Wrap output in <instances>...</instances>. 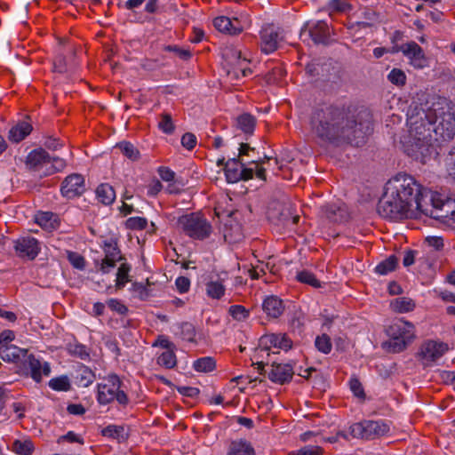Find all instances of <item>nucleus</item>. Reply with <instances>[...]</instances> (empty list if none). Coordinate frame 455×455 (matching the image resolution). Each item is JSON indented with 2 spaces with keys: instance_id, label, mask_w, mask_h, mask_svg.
I'll use <instances>...</instances> for the list:
<instances>
[{
  "instance_id": "1",
  "label": "nucleus",
  "mask_w": 455,
  "mask_h": 455,
  "mask_svg": "<svg viewBox=\"0 0 455 455\" xmlns=\"http://www.w3.org/2000/svg\"><path fill=\"white\" fill-rule=\"evenodd\" d=\"M431 190L423 188L406 173H398L386 184L378 204L379 213L387 219L416 218L422 213L427 200H433Z\"/></svg>"
},
{
  "instance_id": "2",
  "label": "nucleus",
  "mask_w": 455,
  "mask_h": 455,
  "mask_svg": "<svg viewBox=\"0 0 455 455\" xmlns=\"http://www.w3.org/2000/svg\"><path fill=\"white\" fill-rule=\"evenodd\" d=\"M358 117L359 122L344 108L328 106L314 113L312 130L324 142L359 145L371 132V123L370 115L365 111L359 113Z\"/></svg>"
},
{
  "instance_id": "3",
  "label": "nucleus",
  "mask_w": 455,
  "mask_h": 455,
  "mask_svg": "<svg viewBox=\"0 0 455 455\" xmlns=\"http://www.w3.org/2000/svg\"><path fill=\"white\" fill-rule=\"evenodd\" d=\"M435 119V108L416 105L411 106L407 113L409 130L403 141V150L409 156L423 164L435 154L432 129Z\"/></svg>"
},
{
  "instance_id": "4",
  "label": "nucleus",
  "mask_w": 455,
  "mask_h": 455,
  "mask_svg": "<svg viewBox=\"0 0 455 455\" xmlns=\"http://www.w3.org/2000/svg\"><path fill=\"white\" fill-rule=\"evenodd\" d=\"M388 340L383 343V348L390 353H401L412 343L415 335V326L403 319H397L387 329Z\"/></svg>"
},
{
  "instance_id": "5",
  "label": "nucleus",
  "mask_w": 455,
  "mask_h": 455,
  "mask_svg": "<svg viewBox=\"0 0 455 455\" xmlns=\"http://www.w3.org/2000/svg\"><path fill=\"white\" fill-rule=\"evenodd\" d=\"M123 381L116 374H109L103 378L102 382L97 385V401L100 405H107L116 402L125 407L130 400L127 394L122 389Z\"/></svg>"
},
{
  "instance_id": "6",
  "label": "nucleus",
  "mask_w": 455,
  "mask_h": 455,
  "mask_svg": "<svg viewBox=\"0 0 455 455\" xmlns=\"http://www.w3.org/2000/svg\"><path fill=\"white\" fill-rule=\"evenodd\" d=\"M433 129L434 150L444 142L451 140L455 135V116L451 111H436Z\"/></svg>"
},
{
  "instance_id": "7",
  "label": "nucleus",
  "mask_w": 455,
  "mask_h": 455,
  "mask_svg": "<svg viewBox=\"0 0 455 455\" xmlns=\"http://www.w3.org/2000/svg\"><path fill=\"white\" fill-rule=\"evenodd\" d=\"M178 225L187 235L194 239L204 240L212 233L209 221L198 213L180 217Z\"/></svg>"
},
{
  "instance_id": "8",
  "label": "nucleus",
  "mask_w": 455,
  "mask_h": 455,
  "mask_svg": "<svg viewBox=\"0 0 455 455\" xmlns=\"http://www.w3.org/2000/svg\"><path fill=\"white\" fill-rule=\"evenodd\" d=\"M433 200H427V204L422 212L423 214L433 219L440 220L447 224L455 211V201L451 199L443 200L441 195L431 191Z\"/></svg>"
},
{
  "instance_id": "9",
  "label": "nucleus",
  "mask_w": 455,
  "mask_h": 455,
  "mask_svg": "<svg viewBox=\"0 0 455 455\" xmlns=\"http://www.w3.org/2000/svg\"><path fill=\"white\" fill-rule=\"evenodd\" d=\"M389 429L384 420H363L350 426L349 432L355 438L374 439L386 435Z\"/></svg>"
},
{
  "instance_id": "10",
  "label": "nucleus",
  "mask_w": 455,
  "mask_h": 455,
  "mask_svg": "<svg viewBox=\"0 0 455 455\" xmlns=\"http://www.w3.org/2000/svg\"><path fill=\"white\" fill-rule=\"evenodd\" d=\"M14 338L15 334L11 330H5L0 333V357L5 362L21 365L28 352L27 349L10 344Z\"/></svg>"
},
{
  "instance_id": "11",
  "label": "nucleus",
  "mask_w": 455,
  "mask_h": 455,
  "mask_svg": "<svg viewBox=\"0 0 455 455\" xmlns=\"http://www.w3.org/2000/svg\"><path fill=\"white\" fill-rule=\"evenodd\" d=\"M21 371L25 376L30 377L35 382L40 383L43 376L51 374V366L47 362H42L34 355L28 354L22 361Z\"/></svg>"
},
{
  "instance_id": "12",
  "label": "nucleus",
  "mask_w": 455,
  "mask_h": 455,
  "mask_svg": "<svg viewBox=\"0 0 455 455\" xmlns=\"http://www.w3.org/2000/svg\"><path fill=\"white\" fill-rule=\"evenodd\" d=\"M223 57L226 59L228 69V74L234 75L235 77L239 78V74L242 77H245L251 74V69L248 68V60L242 57L241 51L235 48H227L223 52Z\"/></svg>"
},
{
  "instance_id": "13",
  "label": "nucleus",
  "mask_w": 455,
  "mask_h": 455,
  "mask_svg": "<svg viewBox=\"0 0 455 455\" xmlns=\"http://www.w3.org/2000/svg\"><path fill=\"white\" fill-rule=\"evenodd\" d=\"M448 350L447 343L429 339L421 344L419 357L425 365H429L440 359Z\"/></svg>"
},
{
  "instance_id": "14",
  "label": "nucleus",
  "mask_w": 455,
  "mask_h": 455,
  "mask_svg": "<svg viewBox=\"0 0 455 455\" xmlns=\"http://www.w3.org/2000/svg\"><path fill=\"white\" fill-rule=\"evenodd\" d=\"M85 191L84 179L81 174L73 173L64 179L61 183L60 193L68 199L80 196Z\"/></svg>"
},
{
  "instance_id": "15",
  "label": "nucleus",
  "mask_w": 455,
  "mask_h": 455,
  "mask_svg": "<svg viewBox=\"0 0 455 455\" xmlns=\"http://www.w3.org/2000/svg\"><path fill=\"white\" fill-rule=\"evenodd\" d=\"M14 250L18 257L34 259L40 251L38 241L31 236H23L14 241Z\"/></svg>"
},
{
  "instance_id": "16",
  "label": "nucleus",
  "mask_w": 455,
  "mask_h": 455,
  "mask_svg": "<svg viewBox=\"0 0 455 455\" xmlns=\"http://www.w3.org/2000/svg\"><path fill=\"white\" fill-rule=\"evenodd\" d=\"M395 52H402L416 68H423L427 65V60L425 57L422 48L413 41L403 44Z\"/></svg>"
},
{
  "instance_id": "17",
  "label": "nucleus",
  "mask_w": 455,
  "mask_h": 455,
  "mask_svg": "<svg viewBox=\"0 0 455 455\" xmlns=\"http://www.w3.org/2000/svg\"><path fill=\"white\" fill-rule=\"evenodd\" d=\"M51 164V156L43 148L32 150L27 156L26 166L34 172L44 174L46 167Z\"/></svg>"
},
{
  "instance_id": "18",
  "label": "nucleus",
  "mask_w": 455,
  "mask_h": 455,
  "mask_svg": "<svg viewBox=\"0 0 455 455\" xmlns=\"http://www.w3.org/2000/svg\"><path fill=\"white\" fill-rule=\"evenodd\" d=\"M293 374V368L291 364L273 363L267 376L268 379L273 382L284 384L291 381Z\"/></svg>"
},
{
  "instance_id": "19",
  "label": "nucleus",
  "mask_w": 455,
  "mask_h": 455,
  "mask_svg": "<svg viewBox=\"0 0 455 455\" xmlns=\"http://www.w3.org/2000/svg\"><path fill=\"white\" fill-rule=\"evenodd\" d=\"M261 49L265 53H271L277 49L280 40L277 29L268 25L262 28L261 32Z\"/></svg>"
},
{
  "instance_id": "20",
  "label": "nucleus",
  "mask_w": 455,
  "mask_h": 455,
  "mask_svg": "<svg viewBox=\"0 0 455 455\" xmlns=\"http://www.w3.org/2000/svg\"><path fill=\"white\" fill-rule=\"evenodd\" d=\"M308 27L307 35L315 44H324L329 36V27L323 20L316 21L313 26L309 27L307 23L302 28L300 36L306 34V28Z\"/></svg>"
},
{
  "instance_id": "21",
  "label": "nucleus",
  "mask_w": 455,
  "mask_h": 455,
  "mask_svg": "<svg viewBox=\"0 0 455 455\" xmlns=\"http://www.w3.org/2000/svg\"><path fill=\"white\" fill-rule=\"evenodd\" d=\"M213 25L220 32L229 35H237L243 30V26L238 19L231 20L226 16L215 18Z\"/></svg>"
},
{
  "instance_id": "22",
  "label": "nucleus",
  "mask_w": 455,
  "mask_h": 455,
  "mask_svg": "<svg viewBox=\"0 0 455 455\" xmlns=\"http://www.w3.org/2000/svg\"><path fill=\"white\" fill-rule=\"evenodd\" d=\"M244 164H245L237 157L228 159L226 162L224 172L228 183H236L241 180V169Z\"/></svg>"
},
{
  "instance_id": "23",
  "label": "nucleus",
  "mask_w": 455,
  "mask_h": 455,
  "mask_svg": "<svg viewBox=\"0 0 455 455\" xmlns=\"http://www.w3.org/2000/svg\"><path fill=\"white\" fill-rule=\"evenodd\" d=\"M72 376L75 384L82 387H89L95 379L94 372L84 364H78Z\"/></svg>"
},
{
  "instance_id": "24",
  "label": "nucleus",
  "mask_w": 455,
  "mask_h": 455,
  "mask_svg": "<svg viewBox=\"0 0 455 455\" xmlns=\"http://www.w3.org/2000/svg\"><path fill=\"white\" fill-rule=\"evenodd\" d=\"M262 308L267 316L278 318L283 313L284 306L278 297L268 296L264 299Z\"/></svg>"
},
{
  "instance_id": "25",
  "label": "nucleus",
  "mask_w": 455,
  "mask_h": 455,
  "mask_svg": "<svg viewBox=\"0 0 455 455\" xmlns=\"http://www.w3.org/2000/svg\"><path fill=\"white\" fill-rule=\"evenodd\" d=\"M33 130L32 124L28 121L19 122L9 130L8 139L14 143L23 140Z\"/></svg>"
},
{
  "instance_id": "26",
  "label": "nucleus",
  "mask_w": 455,
  "mask_h": 455,
  "mask_svg": "<svg viewBox=\"0 0 455 455\" xmlns=\"http://www.w3.org/2000/svg\"><path fill=\"white\" fill-rule=\"evenodd\" d=\"M235 125L243 133L251 135L256 126V118L249 113H243L235 118Z\"/></svg>"
},
{
  "instance_id": "27",
  "label": "nucleus",
  "mask_w": 455,
  "mask_h": 455,
  "mask_svg": "<svg viewBox=\"0 0 455 455\" xmlns=\"http://www.w3.org/2000/svg\"><path fill=\"white\" fill-rule=\"evenodd\" d=\"M323 212L326 218L333 222H340L347 219V210L345 206L329 204L323 207Z\"/></svg>"
},
{
  "instance_id": "28",
  "label": "nucleus",
  "mask_w": 455,
  "mask_h": 455,
  "mask_svg": "<svg viewBox=\"0 0 455 455\" xmlns=\"http://www.w3.org/2000/svg\"><path fill=\"white\" fill-rule=\"evenodd\" d=\"M97 199L105 205L111 204L116 199V192L112 186L103 183L96 188Z\"/></svg>"
},
{
  "instance_id": "29",
  "label": "nucleus",
  "mask_w": 455,
  "mask_h": 455,
  "mask_svg": "<svg viewBox=\"0 0 455 455\" xmlns=\"http://www.w3.org/2000/svg\"><path fill=\"white\" fill-rule=\"evenodd\" d=\"M228 455H255L254 449L245 440L232 442Z\"/></svg>"
},
{
  "instance_id": "30",
  "label": "nucleus",
  "mask_w": 455,
  "mask_h": 455,
  "mask_svg": "<svg viewBox=\"0 0 455 455\" xmlns=\"http://www.w3.org/2000/svg\"><path fill=\"white\" fill-rule=\"evenodd\" d=\"M390 307L396 313H407L415 307V302L407 297H399L390 302Z\"/></svg>"
},
{
  "instance_id": "31",
  "label": "nucleus",
  "mask_w": 455,
  "mask_h": 455,
  "mask_svg": "<svg viewBox=\"0 0 455 455\" xmlns=\"http://www.w3.org/2000/svg\"><path fill=\"white\" fill-rule=\"evenodd\" d=\"M267 341L275 347L288 350L292 346L291 339L285 333H275L267 337Z\"/></svg>"
},
{
  "instance_id": "32",
  "label": "nucleus",
  "mask_w": 455,
  "mask_h": 455,
  "mask_svg": "<svg viewBox=\"0 0 455 455\" xmlns=\"http://www.w3.org/2000/svg\"><path fill=\"white\" fill-rule=\"evenodd\" d=\"M225 286L223 285L222 282L219 280L209 281L205 284V291L207 296L214 299H221L225 294Z\"/></svg>"
},
{
  "instance_id": "33",
  "label": "nucleus",
  "mask_w": 455,
  "mask_h": 455,
  "mask_svg": "<svg viewBox=\"0 0 455 455\" xmlns=\"http://www.w3.org/2000/svg\"><path fill=\"white\" fill-rule=\"evenodd\" d=\"M398 264V259L395 255L389 256L385 260L379 263L375 267V272L379 275H387L394 271Z\"/></svg>"
},
{
  "instance_id": "34",
  "label": "nucleus",
  "mask_w": 455,
  "mask_h": 455,
  "mask_svg": "<svg viewBox=\"0 0 455 455\" xmlns=\"http://www.w3.org/2000/svg\"><path fill=\"white\" fill-rule=\"evenodd\" d=\"M12 451L18 455H30L34 451V444L30 440H15L12 444Z\"/></svg>"
},
{
  "instance_id": "35",
  "label": "nucleus",
  "mask_w": 455,
  "mask_h": 455,
  "mask_svg": "<svg viewBox=\"0 0 455 455\" xmlns=\"http://www.w3.org/2000/svg\"><path fill=\"white\" fill-rule=\"evenodd\" d=\"M131 270V267L127 263H122L118 267L116 273V287L118 290L123 289L125 284L130 282L129 272Z\"/></svg>"
},
{
  "instance_id": "36",
  "label": "nucleus",
  "mask_w": 455,
  "mask_h": 455,
  "mask_svg": "<svg viewBox=\"0 0 455 455\" xmlns=\"http://www.w3.org/2000/svg\"><path fill=\"white\" fill-rule=\"evenodd\" d=\"M67 350L69 355L77 356L83 360L89 357L88 348L84 345L80 344L76 341L68 343L67 346Z\"/></svg>"
},
{
  "instance_id": "37",
  "label": "nucleus",
  "mask_w": 455,
  "mask_h": 455,
  "mask_svg": "<svg viewBox=\"0 0 455 455\" xmlns=\"http://www.w3.org/2000/svg\"><path fill=\"white\" fill-rule=\"evenodd\" d=\"M216 363L212 357H202L194 362L193 367L196 371L209 372L215 369Z\"/></svg>"
},
{
  "instance_id": "38",
  "label": "nucleus",
  "mask_w": 455,
  "mask_h": 455,
  "mask_svg": "<svg viewBox=\"0 0 455 455\" xmlns=\"http://www.w3.org/2000/svg\"><path fill=\"white\" fill-rule=\"evenodd\" d=\"M157 363L166 369H172L177 364L176 355L173 351L167 350L157 357Z\"/></svg>"
},
{
  "instance_id": "39",
  "label": "nucleus",
  "mask_w": 455,
  "mask_h": 455,
  "mask_svg": "<svg viewBox=\"0 0 455 455\" xmlns=\"http://www.w3.org/2000/svg\"><path fill=\"white\" fill-rule=\"evenodd\" d=\"M66 165L67 164L64 159L60 157L51 156V164L44 170V175L49 176L59 172H62L65 169Z\"/></svg>"
},
{
  "instance_id": "40",
  "label": "nucleus",
  "mask_w": 455,
  "mask_h": 455,
  "mask_svg": "<svg viewBox=\"0 0 455 455\" xmlns=\"http://www.w3.org/2000/svg\"><path fill=\"white\" fill-rule=\"evenodd\" d=\"M103 251L105 253V257L112 259H123L121 251L117 246V243L113 239L104 242Z\"/></svg>"
},
{
  "instance_id": "41",
  "label": "nucleus",
  "mask_w": 455,
  "mask_h": 455,
  "mask_svg": "<svg viewBox=\"0 0 455 455\" xmlns=\"http://www.w3.org/2000/svg\"><path fill=\"white\" fill-rule=\"evenodd\" d=\"M49 387L56 391H68L71 388L69 379L67 376L52 379L49 381Z\"/></svg>"
},
{
  "instance_id": "42",
  "label": "nucleus",
  "mask_w": 455,
  "mask_h": 455,
  "mask_svg": "<svg viewBox=\"0 0 455 455\" xmlns=\"http://www.w3.org/2000/svg\"><path fill=\"white\" fill-rule=\"evenodd\" d=\"M296 279L300 283L309 284L315 288L321 286L320 282L316 279L315 275L307 270L298 272Z\"/></svg>"
},
{
  "instance_id": "43",
  "label": "nucleus",
  "mask_w": 455,
  "mask_h": 455,
  "mask_svg": "<svg viewBox=\"0 0 455 455\" xmlns=\"http://www.w3.org/2000/svg\"><path fill=\"white\" fill-rule=\"evenodd\" d=\"M387 79L396 86H403L406 83V75L400 68H393L387 75Z\"/></svg>"
},
{
  "instance_id": "44",
  "label": "nucleus",
  "mask_w": 455,
  "mask_h": 455,
  "mask_svg": "<svg viewBox=\"0 0 455 455\" xmlns=\"http://www.w3.org/2000/svg\"><path fill=\"white\" fill-rule=\"evenodd\" d=\"M121 152L129 159L132 161H136L140 157L139 150L130 142H121L118 145Z\"/></svg>"
},
{
  "instance_id": "45",
  "label": "nucleus",
  "mask_w": 455,
  "mask_h": 455,
  "mask_svg": "<svg viewBox=\"0 0 455 455\" xmlns=\"http://www.w3.org/2000/svg\"><path fill=\"white\" fill-rule=\"evenodd\" d=\"M315 345L317 350L323 354H329L331 351L332 346L331 339L326 334L317 336L315 340Z\"/></svg>"
},
{
  "instance_id": "46",
  "label": "nucleus",
  "mask_w": 455,
  "mask_h": 455,
  "mask_svg": "<svg viewBox=\"0 0 455 455\" xmlns=\"http://www.w3.org/2000/svg\"><path fill=\"white\" fill-rule=\"evenodd\" d=\"M147 226L148 220L142 217H131L125 221V227L132 230H143Z\"/></svg>"
},
{
  "instance_id": "47",
  "label": "nucleus",
  "mask_w": 455,
  "mask_h": 455,
  "mask_svg": "<svg viewBox=\"0 0 455 455\" xmlns=\"http://www.w3.org/2000/svg\"><path fill=\"white\" fill-rule=\"evenodd\" d=\"M124 428L121 426L109 425L101 430V434L107 437L124 439Z\"/></svg>"
},
{
  "instance_id": "48",
  "label": "nucleus",
  "mask_w": 455,
  "mask_h": 455,
  "mask_svg": "<svg viewBox=\"0 0 455 455\" xmlns=\"http://www.w3.org/2000/svg\"><path fill=\"white\" fill-rule=\"evenodd\" d=\"M270 160L269 157L265 156L263 159H251L248 163L255 164V175L258 179L266 180V169L262 165Z\"/></svg>"
},
{
  "instance_id": "49",
  "label": "nucleus",
  "mask_w": 455,
  "mask_h": 455,
  "mask_svg": "<svg viewBox=\"0 0 455 455\" xmlns=\"http://www.w3.org/2000/svg\"><path fill=\"white\" fill-rule=\"evenodd\" d=\"M158 127L164 133L171 134L174 131V125L170 114L164 113L161 115V120L158 123Z\"/></svg>"
},
{
  "instance_id": "50",
  "label": "nucleus",
  "mask_w": 455,
  "mask_h": 455,
  "mask_svg": "<svg viewBox=\"0 0 455 455\" xmlns=\"http://www.w3.org/2000/svg\"><path fill=\"white\" fill-rule=\"evenodd\" d=\"M228 313L235 320H245L249 316V311L241 305H233L229 307Z\"/></svg>"
},
{
  "instance_id": "51",
  "label": "nucleus",
  "mask_w": 455,
  "mask_h": 455,
  "mask_svg": "<svg viewBox=\"0 0 455 455\" xmlns=\"http://www.w3.org/2000/svg\"><path fill=\"white\" fill-rule=\"evenodd\" d=\"M180 336L184 340L194 341L196 337V331L193 324L189 323H182L180 326Z\"/></svg>"
},
{
  "instance_id": "52",
  "label": "nucleus",
  "mask_w": 455,
  "mask_h": 455,
  "mask_svg": "<svg viewBox=\"0 0 455 455\" xmlns=\"http://www.w3.org/2000/svg\"><path fill=\"white\" fill-rule=\"evenodd\" d=\"M68 259L74 267L80 270H83L85 267V259L79 253L69 251L68 254Z\"/></svg>"
},
{
  "instance_id": "53",
  "label": "nucleus",
  "mask_w": 455,
  "mask_h": 455,
  "mask_svg": "<svg viewBox=\"0 0 455 455\" xmlns=\"http://www.w3.org/2000/svg\"><path fill=\"white\" fill-rule=\"evenodd\" d=\"M323 449L320 446L307 445L302 447L297 451L289 453L288 455H322Z\"/></svg>"
},
{
  "instance_id": "54",
  "label": "nucleus",
  "mask_w": 455,
  "mask_h": 455,
  "mask_svg": "<svg viewBox=\"0 0 455 455\" xmlns=\"http://www.w3.org/2000/svg\"><path fill=\"white\" fill-rule=\"evenodd\" d=\"M107 305L112 311H115L119 315H124L128 312L127 307L116 299H108L107 301Z\"/></svg>"
},
{
  "instance_id": "55",
  "label": "nucleus",
  "mask_w": 455,
  "mask_h": 455,
  "mask_svg": "<svg viewBox=\"0 0 455 455\" xmlns=\"http://www.w3.org/2000/svg\"><path fill=\"white\" fill-rule=\"evenodd\" d=\"M349 387L353 394L358 397L363 399L365 397V393L362 383L356 378H351L349 380Z\"/></svg>"
},
{
  "instance_id": "56",
  "label": "nucleus",
  "mask_w": 455,
  "mask_h": 455,
  "mask_svg": "<svg viewBox=\"0 0 455 455\" xmlns=\"http://www.w3.org/2000/svg\"><path fill=\"white\" fill-rule=\"evenodd\" d=\"M255 153V148H251L248 143H241L239 147V153L236 156L242 162L244 161V157H253Z\"/></svg>"
},
{
  "instance_id": "57",
  "label": "nucleus",
  "mask_w": 455,
  "mask_h": 455,
  "mask_svg": "<svg viewBox=\"0 0 455 455\" xmlns=\"http://www.w3.org/2000/svg\"><path fill=\"white\" fill-rule=\"evenodd\" d=\"M164 51L173 52L181 60H188L190 58L191 54L188 51L179 48L177 45H166L164 47Z\"/></svg>"
},
{
  "instance_id": "58",
  "label": "nucleus",
  "mask_w": 455,
  "mask_h": 455,
  "mask_svg": "<svg viewBox=\"0 0 455 455\" xmlns=\"http://www.w3.org/2000/svg\"><path fill=\"white\" fill-rule=\"evenodd\" d=\"M224 238L230 243H239L243 240V235L240 231V228L238 226L235 227V234L232 233V230H225Z\"/></svg>"
},
{
  "instance_id": "59",
  "label": "nucleus",
  "mask_w": 455,
  "mask_h": 455,
  "mask_svg": "<svg viewBox=\"0 0 455 455\" xmlns=\"http://www.w3.org/2000/svg\"><path fill=\"white\" fill-rule=\"evenodd\" d=\"M196 137L194 133L186 132L181 137V145L188 150H192L196 145Z\"/></svg>"
},
{
  "instance_id": "60",
  "label": "nucleus",
  "mask_w": 455,
  "mask_h": 455,
  "mask_svg": "<svg viewBox=\"0 0 455 455\" xmlns=\"http://www.w3.org/2000/svg\"><path fill=\"white\" fill-rule=\"evenodd\" d=\"M446 166L449 175L455 180V146L451 149L446 157Z\"/></svg>"
},
{
  "instance_id": "61",
  "label": "nucleus",
  "mask_w": 455,
  "mask_h": 455,
  "mask_svg": "<svg viewBox=\"0 0 455 455\" xmlns=\"http://www.w3.org/2000/svg\"><path fill=\"white\" fill-rule=\"evenodd\" d=\"M424 243L435 251H440L443 248V239L441 236H427Z\"/></svg>"
},
{
  "instance_id": "62",
  "label": "nucleus",
  "mask_w": 455,
  "mask_h": 455,
  "mask_svg": "<svg viewBox=\"0 0 455 455\" xmlns=\"http://www.w3.org/2000/svg\"><path fill=\"white\" fill-rule=\"evenodd\" d=\"M58 443H61L63 442L68 443H79L81 444L84 443L83 438H81L78 435L74 433L73 431L68 432L66 435H63L58 438Z\"/></svg>"
},
{
  "instance_id": "63",
  "label": "nucleus",
  "mask_w": 455,
  "mask_h": 455,
  "mask_svg": "<svg viewBox=\"0 0 455 455\" xmlns=\"http://www.w3.org/2000/svg\"><path fill=\"white\" fill-rule=\"evenodd\" d=\"M53 69L55 72L65 73L68 71L67 62L65 56L58 55L53 62Z\"/></svg>"
},
{
  "instance_id": "64",
  "label": "nucleus",
  "mask_w": 455,
  "mask_h": 455,
  "mask_svg": "<svg viewBox=\"0 0 455 455\" xmlns=\"http://www.w3.org/2000/svg\"><path fill=\"white\" fill-rule=\"evenodd\" d=\"M175 285L179 292H188L190 288V280L188 277L180 276L176 279Z\"/></svg>"
}]
</instances>
